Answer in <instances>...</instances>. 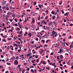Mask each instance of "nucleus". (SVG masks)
<instances>
[{"label": "nucleus", "instance_id": "nucleus-1", "mask_svg": "<svg viewBox=\"0 0 73 73\" xmlns=\"http://www.w3.org/2000/svg\"><path fill=\"white\" fill-rule=\"evenodd\" d=\"M19 63V62H18V61L17 60H16L15 61V62H14V64L15 65H17Z\"/></svg>", "mask_w": 73, "mask_h": 73}, {"label": "nucleus", "instance_id": "nucleus-2", "mask_svg": "<svg viewBox=\"0 0 73 73\" xmlns=\"http://www.w3.org/2000/svg\"><path fill=\"white\" fill-rule=\"evenodd\" d=\"M69 13L67 12L66 13H65L64 15L65 16H67L69 14Z\"/></svg>", "mask_w": 73, "mask_h": 73}, {"label": "nucleus", "instance_id": "nucleus-3", "mask_svg": "<svg viewBox=\"0 0 73 73\" xmlns=\"http://www.w3.org/2000/svg\"><path fill=\"white\" fill-rule=\"evenodd\" d=\"M28 35L29 37H31V36H32V34H31V33L28 34Z\"/></svg>", "mask_w": 73, "mask_h": 73}, {"label": "nucleus", "instance_id": "nucleus-4", "mask_svg": "<svg viewBox=\"0 0 73 73\" xmlns=\"http://www.w3.org/2000/svg\"><path fill=\"white\" fill-rule=\"evenodd\" d=\"M5 9H6L7 11H8L9 10V8L8 7H6Z\"/></svg>", "mask_w": 73, "mask_h": 73}, {"label": "nucleus", "instance_id": "nucleus-5", "mask_svg": "<svg viewBox=\"0 0 73 73\" xmlns=\"http://www.w3.org/2000/svg\"><path fill=\"white\" fill-rule=\"evenodd\" d=\"M46 28H47V30L48 29L49 30V28H50V27H49L48 26H46Z\"/></svg>", "mask_w": 73, "mask_h": 73}, {"label": "nucleus", "instance_id": "nucleus-6", "mask_svg": "<svg viewBox=\"0 0 73 73\" xmlns=\"http://www.w3.org/2000/svg\"><path fill=\"white\" fill-rule=\"evenodd\" d=\"M61 51L62 52V50L61 49L60 50V51L59 52H58V53H61Z\"/></svg>", "mask_w": 73, "mask_h": 73}, {"label": "nucleus", "instance_id": "nucleus-7", "mask_svg": "<svg viewBox=\"0 0 73 73\" xmlns=\"http://www.w3.org/2000/svg\"><path fill=\"white\" fill-rule=\"evenodd\" d=\"M34 5H36V4H37V3H36V2H35L34 3Z\"/></svg>", "mask_w": 73, "mask_h": 73}, {"label": "nucleus", "instance_id": "nucleus-8", "mask_svg": "<svg viewBox=\"0 0 73 73\" xmlns=\"http://www.w3.org/2000/svg\"><path fill=\"white\" fill-rule=\"evenodd\" d=\"M60 58H64V57H63V56L62 55H60Z\"/></svg>", "mask_w": 73, "mask_h": 73}, {"label": "nucleus", "instance_id": "nucleus-9", "mask_svg": "<svg viewBox=\"0 0 73 73\" xmlns=\"http://www.w3.org/2000/svg\"><path fill=\"white\" fill-rule=\"evenodd\" d=\"M38 7H39L40 8H41V7L42 6H41V5L40 4V5H38Z\"/></svg>", "mask_w": 73, "mask_h": 73}, {"label": "nucleus", "instance_id": "nucleus-10", "mask_svg": "<svg viewBox=\"0 0 73 73\" xmlns=\"http://www.w3.org/2000/svg\"><path fill=\"white\" fill-rule=\"evenodd\" d=\"M51 13L52 14V15H54V13H55V12H54V11H52Z\"/></svg>", "mask_w": 73, "mask_h": 73}, {"label": "nucleus", "instance_id": "nucleus-11", "mask_svg": "<svg viewBox=\"0 0 73 73\" xmlns=\"http://www.w3.org/2000/svg\"><path fill=\"white\" fill-rule=\"evenodd\" d=\"M2 41H3L5 42H7V41H6V40H5V39H3V40H2Z\"/></svg>", "mask_w": 73, "mask_h": 73}, {"label": "nucleus", "instance_id": "nucleus-12", "mask_svg": "<svg viewBox=\"0 0 73 73\" xmlns=\"http://www.w3.org/2000/svg\"><path fill=\"white\" fill-rule=\"evenodd\" d=\"M38 20H40V16H39V17L38 18Z\"/></svg>", "mask_w": 73, "mask_h": 73}, {"label": "nucleus", "instance_id": "nucleus-13", "mask_svg": "<svg viewBox=\"0 0 73 73\" xmlns=\"http://www.w3.org/2000/svg\"><path fill=\"white\" fill-rule=\"evenodd\" d=\"M48 17L47 16H46L45 18V19H46V20H47V19H48Z\"/></svg>", "mask_w": 73, "mask_h": 73}, {"label": "nucleus", "instance_id": "nucleus-14", "mask_svg": "<svg viewBox=\"0 0 73 73\" xmlns=\"http://www.w3.org/2000/svg\"><path fill=\"white\" fill-rule=\"evenodd\" d=\"M29 69H30L29 68H27V70L28 71H29Z\"/></svg>", "mask_w": 73, "mask_h": 73}, {"label": "nucleus", "instance_id": "nucleus-15", "mask_svg": "<svg viewBox=\"0 0 73 73\" xmlns=\"http://www.w3.org/2000/svg\"><path fill=\"white\" fill-rule=\"evenodd\" d=\"M55 17H56V16H55L54 15H53V17H52V19H53V20H54V18H55Z\"/></svg>", "mask_w": 73, "mask_h": 73}, {"label": "nucleus", "instance_id": "nucleus-16", "mask_svg": "<svg viewBox=\"0 0 73 73\" xmlns=\"http://www.w3.org/2000/svg\"><path fill=\"white\" fill-rule=\"evenodd\" d=\"M33 58V57H32V55L30 56L29 57V58Z\"/></svg>", "mask_w": 73, "mask_h": 73}, {"label": "nucleus", "instance_id": "nucleus-17", "mask_svg": "<svg viewBox=\"0 0 73 73\" xmlns=\"http://www.w3.org/2000/svg\"><path fill=\"white\" fill-rule=\"evenodd\" d=\"M31 72H33V73H34V71H33V70L32 69H31Z\"/></svg>", "mask_w": 73, "mask_h": 73}, {"label": "nucleus", "instance_id": "nucleus-18", "mask_svg": "<svg viewBox=\"0 0 73 73\" xmlns=\"http://www.w3.org/2000/svg\"><path fill=\"white\" fill-rule=\"evenodd\" d=\"M49 24H50V25H51V24H53V22H52V21H51L50 22Z\"/></svg>", "mask_w": 73, "mask_h": 73}, {"label": "nucleus", "instance_id": "nucleus-19", "mask_svg": "<svg viewBox=\"0 0 73 73\" xmlns=\"http://www.w3.org/2000/svg\"><path fill=\"white\" fill-rule=\"evenodd\" d=\"M19 27L20 28H21L22 27H23V26H21V25H19Z\"/></svg>", "mask_w": 73, "mask_h": 73}, {"label": "nucleus", "instance_id": "nucleus-20", "mask_svg": "<svg viewBox=\"0 0 73 73\" xmlns=\"http://www.w3.org/2000/svg\"><path fill=\"white\" fill-rule=\"evenodd\" d=\"M38 29H39V27H38L36 29V31H38Z\"/></svg>", "mask_w": 73, "mask_h": 73}, {"label": "nucleus", "instance_id": "nucleus-21", "mask_svg": "<svg viewBox=\"0 0 73 73\" xmlns=\"http://www.w3.org/2000/svg\"><path fill=\"white\" fill-rule=\"evenodd\" d=\"M5 8H6V6H5L3 7V8H2V9H5Z\"/></svg>", "mask_w": 73, "mask_h": 73}, {"label": "nucleus", "instance_id": "nucleus-22", "mask_svg": "<svg viewBox=\"0 0 73 73\" xmlns=\"http://www.w3.org/2000/svg\"><path fill=\"white\" fill-rule=\"evenodd\" d=\"M35 19L33 20L32 23H34V22H35Z\"/></svg>", "mask_w": 73, "mask_h": 73}, {"label": "nucleus", "instance_id": "nucleus-23", "mask_svg": "<svg viewBox=\"0 0 73 73\" xmlns=\"http://www.w3.org/2000/svg\"><path fill=\"white\" fill-rule=\"evenodd\" d=\"M17 31H20V29H19V28L18 27L17 28Z\"/></svg>", "mask_w": 73, "mask_h": 73}, {"label": "nucleus", "instance_id": "nucleus-24", "mask_svg": "<svg viewBox=\"0 0 73 73\" xmlns=\"http://www.w3.org/2000/svg\"><path fill=\"white\" fill-rule=\"evenodd\" d=\"M21 50H18V52H21Z\"/></svg>", "mask_w": 73, "mask_h": 73}, {"label": "nucleus", "instance_id": "nucleus-25", "mask_svg": "<svg viewBox=\"0 0 73 73\" xmlns=\"http://www.w3.org/2000/svg\"><path fill=\"white\" fill-rule=\"evenodd\" d=\"M73 25V24L71 23L70 25V27H72V26Z\"/></svg>", "mask_w": 73, "mask_h": 73}, {"label": "nucleus", "instance_id": "nucleus-26", "mask_svg": "<svg viewBox=\"0 0 73 73\" xmlns=\"http://www.w3.org/2000/svg\"><path fill=\"white\" fill-rule=\"evenodd\" d=\"M42 42H43V43H45V41H44V40H42Z\"/></svg>", "mask_w": 73, "mask_h": 73}, {"label": "nucleus", "instance_id": "nucleus-27", "mask_svg": "<svg viewBox=\"0 0 73 73\" xmlns=\"http://www.w3.org/2000/svg\"><path fill=\"white\" fill-rule=\"evenodd\" d=\"M44 46L45 47H47V46H48V45L45 44Z\"/></svg>", "mask_w": 73, "mask_h": 73}, {"label": "nucleus", "instance_id": "nucleus-28", "mask_svg": "<svg viewBox=\"0 0 73 73\" xmlns=\"http://www.w3.org/2000/svg\"><path fill=\"white\" fill-rule=\"evenodd\" d=\"M18 58H19V56H16V59H17V60H18Z\"/></svg>", "mask_w": 73, "mask_h": 73}, {"label": "nucleus", "instance_id": "nucleus-29", "mask_svg": "<svg viewBox=\"0 0 73 73\" xmlns=\"http://www.w3.org/2000/svg\"><path fill=\"white\" fill-rule=\"evenodd\" d=\"M27 19H25V21H24V22L25 23H27Z\"/></svg>", "mask_w": 73, "mask_h": 73}, {"label": "nucleus", "instance_id": "nucleus-30", "mask_svg": "<svg viewBox=\"0 0 73 73\" xmlns=\"http://www.w3.org/2000/svg\"><path fill=\"white\" fill-rule=\"evenodd\" d=\"M55 33V31H53L52 32V33H54V34Z\"/></svg>", "mask_w": 73, "mask_h": 73}, {"label": "nucleus", "instance_id": "nucleus-31", "mask_svg": "<svg viewBox=\"0 0 73 73\" xmlns=\"http://www.w3.org/2000/svg\"><path fill=\"white\" fill-rule=\"evenodd\" d=\"M43 51H44V50H43L42 51H41V52H40V54H42V52H43Z\"/></svg>", "mask_w": 73, "mask_h": 73}, {"label": "nucleus", "instance_id": "nucleus-32", "mask_svg": "<svg viewBox=\"0 0 73 73\" xmlns=\"http://www.w3.org/2000/svg\"><path fill=\"white\" fill-rule=\"evenodd\" d=\"M24 65H26L27 64V63H24Z\"/></svg>", "mask_w": 73, "mask_h": 73}, {"label": "nucleus", "instance_id": "nucleus-33", "mask_svg": "<svg viewBox=\"0 0 73 73\" xmlns=\"http://www.w3.org/2000/svg\"><path fill=\"white\" fill-rule=\"evenodd\" d=\"M15 26L16 27H17V23H15V24H14Z\"/></svg>", "mask_w": 73, "mask_h": 73}, {"label": "nucleus", "instance_id": "nucleus-34", "mask_svg": "<svg viewBox=\"0 0 73 73\" xmlns=\"http://www.w3.org/2000/svg\"><path fill=\"white\" fill-rule=\"evenodd\" d=\"M21 21H22V20L21 19H19V22H21Z\"/></svg>", "mask_w": 73, "mask_h": 73}, {"label": "nucleus", "instance_id": "nucleus-35", "mask_svg": "<svg viewBox=\"0 0 73 73\" xmlns=\"http://www.w3.org/2000/svg\"><path fill=\"white\" fill-rule=\"evenodd\" d=\"M35 58H38V56H37V55L36 56H35Z\"/></svg>", "mask_w": 73, "mask_h": 73}, {"label": "nucleus", "instance_id": "nucleus-36", "mask_svg": "<svg viewBox=\"0 0 73 73\" xmlns=\"http://www.w3.org/2000/svg\"><path fill=\"white\" fill-rule=\"evenodd\" d=\"M15 22H17V19H15Z\"/></svg>", "mask_w": 73, "mask_h": 73}, {"label": "nucleus", "instance_id": "nucleus-37", "mask_svg": "<svg viewBox=\"0 0 73 73\" xmlns=\"http://www.w3.org/2000/svg\"><path fill=\"white\" fill-rule=\"evenodd\" d=\"M58 62L60 64H61V61L60 60L58 61Z\"/></svg>", "mask_w": 73, "mask_h": 73}, {"label": "nucleus", "instance_id": "nucleus-38", "mask_svg": "<svg viewBox=\"0 0 73 73\" xmlns=\"http://www.w3.org/2000/svg\"><path fill=\"white\" fill-rule=\"evenodd\" d=\"M21 45H19V44H17V46H21Z\"/></svg>", "mask_w": 73, "mask_h": 73}, {"label": "nucleus", "instance_id": "nucleus-39", "mask_svg": "<svg viewBox=\"0 0 73 73\" xmlns=\"http://www.w3.org/2000/svg\"><path fill=\"white\" fill-rule=\"evenodd\" d=\"M53 52H52L51 53V56H53Z\"/></svg>", "mask_w": 73, "mask_h": 73}, {"label": "nucleus", "instance_id": "nucleus-40", "mask_svg": "<svg viewBox=\"0 0 73 73\" xmlns=\"http://www.w3.org/2000/svg\"><path fill=\"white\" fill-rule=\"evenodd\" d=\"M58 12H59V9H57V11H56Z\"/></svg>", "mask_w": 73, "mask_h": 73}, {"label": "nucleus", "instance_id": "nucleus-41", "mask_svg": "<svg viewBox=\"0 0 73 73\" xmlns=\"http://www.w3.org/2000/svg\"><path fill=\"white\" fill-rule=\"evenodd\" d=\"M45 22V21H42V23H44V22Z\"/></svg>", "mask_w": 73, "mask_h": 73}, {"label": "nucleus", "instance_id": "nucleus-42", "mask_svg": "<svg viewBox=\"0 0 73 73\" xmlns=\"http://www.w3.org/2000/svg\"><path fill=\"white\" fill-rule=\"evenodd\" d=\"M48 41H49V40H46V43H47L48 42Z\"/></svg>", "mask_w": 73, "mask_h": 73}, {"label": "nucleus", "instance_id": "nucleus-43", "mask_svg": "<svg viewBox=\"0 0 73 73\" xmlns=\"http://www.w3.org/2000/svg\"><path fill=\"white\" fill-rule=\"evenodd\" d=\"M65 39H64L63 40V41H64V42H65Z\"/></svg>", "mask_w": 73, "mask_h": 73}, {"label": "nucleus", "instance_id": "nucleus-44", "mask_svg": "<svg viewBox=\"0 0 73 73\" xmlns=\"http://www.w3.org/2000/svg\"><path fill=\"white\" fill-rule=\"evenodd\" d=\"M2 4L3 5H4L5 4V3L4 2H3L2 3Z\"/></svg>", "mask_w": 73, "mask_h": 73}, {"label": "nucleus", "instance_id": "nucleus-45", "mask_svg": "<svg viewBox=\"0 0 73 73\" xmlns=\"http://www.w3.org/2000/svg\"><path fill=\"white\" fill-rule=\"evenodd\" d=\"M10 21L11 22H12V21H13V19H12V20L11 19H10Z\"/></svg>", "mask_w": 73, "mask_h": 73}, {"label": "nucleus", "instance_id": "nucleus-46", "mask_svg": "<svg viewBox=\"0 0 73 73\" xmlns=\"http://www.w3.org/2000/svg\"><path fill=\"white\" fill-rule=\"evenodd\" d=\"M36 61V62H38V61H39V60H38V59H37Z\"/></svg>", "mask_w": 73, "mask_h": 73}, {"label": "nucleus", "instance_id": "nucleus-47", "mask_svg": "<svg viewBox=\"0 0 73 73\" xmlns=\"http://www.w3.org/2000/svg\"><path fill=\"white\" fill-rule=\"evenodd\" d=\"M54 64H55V63H53L52 64V66H54Z\"/></svg>", "mask_w": 73, "mask_h": 73}, {"label": "nucleus", "instance_id": "nucleus-48", "mask_svg": "<svg viewBox=\"0 0 73 73\" xmlns=\"http://www.w3.org/2000/svg\"><path fill=\"white\" fill-rule=\"evenodd\" d=\"M1 57L2 58H3V57H4V56H3V55H1Z\"/></svg>", "mask_w": 73, "mask_h": 73}, {"label": "nucleus", "instance_id": "nucleus-49", "mask_svg": "<svg viewBox=\"0 0 73 73\" xmlns=\"http://www.w3.org/2000/svg\"><path fill=\"white\" fill-rule=\"evenodd\" d=\"M61 12H62V13H64V12L63 10H62Z\"/></svg>", "mask_w": 73, "mask_h": 73}, {"label": "nucleus", "instance_id": "nucleus-50", "mask_svg": "<svg viewBox=\"0 0 73 73\" xmlns=\"http://www.w3.org/2000/svg\"><path fill=\"white\" fill-rule=\"evenodd\" d=\"M19 34H22V31H20V32H19Z\"/></svg>", "mask_w": 73, "mask_h": 73}, {"label": "nucleus", "instance_id": "nucleus-51", "mask_svg": "<svg viewBox=\"0 0 73 73\" xmlns=\"http://www.w3.org/2000/svg\"><path fill=\"white\" fill-rule=\"evenodd\" d=\"M66 45H67V46H69V44H68L67 43H66Z\"/></svg>", "mask_w": 73, "mask_h": 73}, {"label": "nucleus", "instance_id": "nucleus-52", "mask_svg": "<svg viewBox=\"0 0 73 73\" xmlns=\"http://www.w3.org/2000/svg\"><path fill=\"white\" fill-rule=\"evenodd\" d=\"M47 61H48V62H49V63L50 62V61H49V60H48Z\"/></svg>", "mask_w": 73, "mask_h": 73}, {"label": "nucleus", "instance_id": "nucleus-53", "mask_svg": "<svg viewBox=\"0 0 73 73\" xmlns=\"http://www.w3.org/2000/svg\"><path fill=\"white\" fill-rule=\"evenodd\" d=\"M18 40H19V41H21V39H20V38H18Z\"/></svg>", "mask_w": 73, "mask_h": 73}, {"label": "nucleus", "instance_id": "nucleus-54", "mask_svg": "<svg viewBox=\"0 0 73 73\" xmlns=\"http://www.w3.org/2000/svg\"><path fill=\"white\" fill-rule=\"evenodd\" d=\"M10 53L11 54H12V53H13V51H10Z\"/></svg>", "mask_w": 73, "mask_h": 73}, {"label": "nucleus", "instance_id": "nucleus-55", "mask_svg": "<svg viewBox=\"0 0 73 73\" xmlns=\"http://www.w3.org/2000/svg\"><path fill=\"white\" fill-rule=\"evenodd\" d=\"M3 27H5V25L4 24V23L3 24Z\"/></svg>", "mask_w": 73, "mask_h": 73}, {"label": "nucleus", "instance_id": "nucleus-56", "mask_svg": "<svg viewBox=\"0 0 73 73\" xmlns=\"http://www.w3.org/2000/svg\"><path fill=\"white\" fill-rule=\"evenodd\" d=\"M46 12L48 13V10H47L46 11H45Z\"/></svg>", "mask_w": 73, "mask_h": 73}, {"label": "nucleus", "instance_id": "nucleus-57", "mask_svg": "<svg viewBox=\"0 0 73 73\" xmlns=\"http://www.w3.org/2000/svg\"><path fill=\"white\" fill-rule=\"evenodd\" d=\"M58 34L55 35L54 37H56V36H58Z\"/></svg>", "mask_w": 73, "mask_h": 73}, {"label": "nucleus", "instance_id": "nucleus-58", "mask_svg": "<svg viewBox=\"0 0 73 73\" xmlns=\"http://www.w3.org/2000/svg\"><path fill=\"white\" fill-rule=\"evenodd\" d=\"M4 29L5 30H6V29H7V28L6 27H4Z\"/></svg>", "mask_w": 73, "mask_h": 73}, {"label": "nucleus", "instance_id": "nucleus-59", "mask_svg": "<svg viewBox=\"0 0 73 73\" xmlns=\"http://www.w3.org/2000/svg\"><path fill=\"white\" fill-rule=\"evenodd\" d=\"M30 68H34V66H31V67H30Z\"/></svg>", "mask_w": 73, "mask_h": 73}, {"label": "nucleus", "instance_id": "nucleus-60", "mask_svg": "<svg viewBox=\"0 0 73 73\" xmlns=\"http://www.w3.org/2000/svg\"><path fill=\"white\" fill-rule=\"evenodd\" d=\"M44 24L45 25L46 24V22H44Z\"/></svg>", "mask_w": 73, "mask_h": 73}, {"label": "nucleus", "instance_id": "nucleus-61", "mask_svg": "<svg viewBox=\"0 0 73 73\" xmlns=\"http://www.w3.org/2000/svg\"><path fill=\"white\" fill-rule=\"evenodd\" d=\"M60 66H62V64H60Z\"/></svg>", "mask_w": 73, "mask_h": 73}, {"label": "nucleus", "instance_id": "nucleus-62", "mask_svg": "<svg viewBox=\"0 0 73 73\" xmlns=\"http://www.w3.org/2000/svg\"><path fill=\"white\" fill-rule=\"evenodd\" d=\"M2 61L3 62H5V60H4V59L2 60Z\"/></svg>", "mask_w": 73, "mask_h": 73}, {"label": "nucleus", "instance_id": "nucleus-63", "mask_svg": "<svg viewBox=\"0 0 73 73\" xmlns=\"http://www.w3.org/2000/svg\"><path fill=\"white\" fill-rule=\"evenodd\" d=\"M65 72H68V71H67V70H65Z\"/></svg>", "mask_w": 73, "mask_h": 73}, {"label": "nucleus", "instance_id": "nucleus-64", "mask_svg": "<svg viewBox=\"0 0 73 73\" xmlns=\"http://www.w3.org/2000/svg\"><path fill=\"white\" fill-rule=\"evenodd\" d=\"M20 41H21V44H22V43H23V41L21 40Z\"/></svg>", "mask_w": 73, "mask_h": 73}]
</instances>
